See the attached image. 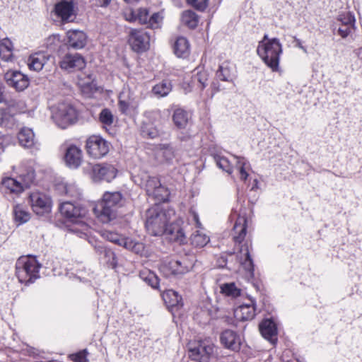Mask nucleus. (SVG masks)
Here are the masks:
<instances>
[{
	"instance_id": "f3484780",
	"label": "nucleus",
	"mask_w": 362,
	"mask_h": 362,
	"mask_svg": "<svg viewBox=\"0 0 362 362\" xmlns=\"http://www.w3.org/2000/svg\"><path fill=\"white\" fill-rule=\"evenodd\" d=\"M221 342L226 348L233 351H238L241 346L240 336L234 331L226 329L221 334Z\"/></svg>"
},
{
	"instance_id": "3c124183",
	"label": "nucleus",
	"mask_w": 362,
	"mask_h": 362,
	"mask_svg": "<svg viewBox=\"0 0 362 362\" xmlns=\"http://www.w3.org/2000/svg\"><path fill=\"white\" fill-rule=\"evenodd\" d=\"M209 0H187V2L198 11H204L208 6Z\"/></svg>"
},
{
	"instance_id": "6e6552de",
	"label": "nucleus",
	"mask_w": 362,
	"mask_h": 362,
	"mask_svg": "<svg viewBox=\"0 0 362 362\" xmlns=\"http://www.w3.org/2000/svg\"><path fill=\"white\" fill-rule=\"evenodd\" d=\"M150 33L143 29H132L129 34V43L136 52L147 50L150 45Z\"/></svg>"
},
{
	"instance_id": "e2e57ef3",
	"label": "nucleus",
	"mask_w": 362,
	"mask_h": 362,
	"mask_svg": "<svg viewBox=\"0 0 362 362\" xmlns=\"http://www.w3.org/2000/svg\"><path fill=\"white\" fill-rule=\"evenodd\" d=\"M150 136H151V138H153V137H154V136H153V135H151V134H150Z\"/></svg>"
},
{
	"instance_id": "58836bf2",
	"label": "nucleus",
	"mask_w": 362,
	"mask_h": 362,
	"mask_svg": "<svg viewBox=\"0 0 362 362\" xmlns=\"http://www.w3.org/2000/svg\"><path fill=\"white\" fill-rule=\"evenodd\" d=\"M209 242V238L199 230H196L190 237L191 244L196 247H203Z\"/></svg>"
},
{
	"instance_id": "864d4df0",
	"label": "nucleus",
	"mask_w": 362,
	"mask_h": 362,
	"mask_svg": "<svg viewBox=\"0 0 362 362\" xmlns=\"http://www.w3.org/2000/svg\"><path fill=\"white\" fill-rule=\"evenodd\" d=\"M72 360L75 362H88L86 350H83L75 355H73Z\"/></svg>"
},
{
	"instance_id": "f03ea898",
	"label": "nucleus",
	"mask_w": 362,
	"mask_h": 362,
	"mask_svg": "<svg viewBox=\"0 0 362 362\" xmlns=\"http://www.w3.org/2000/svg\"><path fill=\"white\" fill-rule=\"evenodd\" d=\"M122 199L119 192H105L101 201L94 207V214L101 222H110L116 218L117 209L122 206Z\"/></svg>"
},
{
	"instance_id": "ddd939ff",
	"label": "nucleus",
	"mask_w": 362,
	"mask_h": 362,
	"mask_svg": "<svg viewBox=\"0 0 362 362\" xmlns=\"http://www.w3.org/2000/svg\"><path fill=\"white\" fill-rule=\"evenodd\" d=\"M93 178L95 181L111 182L116 177L117 170L110 164H96L92 168Z\"/></svg>"
},
{
	"instance_id": "4be33fe9",
	"label": "nucleus",
	"mask_w": 362,
	"mask_h": 362,
	"mask_svg": "<svg viewBox=\"0 0 362 362\" xmlns=\"http://www.w3.org/2000/svg\"><path fill=\"white\" fill-rule=\"evenodd\" d=\"M191 117V114L181 107L175 108L172 116L174 125L180 129L187 127Z\"/></svg>"
},
{
	"instance_id": "5701e85b",
	"label": "nucleus",
	"mask_w": 362,
	"mask_h": 362,
	"mask_svg": "<svg viewBox=\"0 0 362 362\" xmlns=\"http://www.w3.org/2000/svg\"><path fill=\"white\" fill-rule=\"evenodd\" d=\"M101 235L104 239L125 248L132 247V243L129 239L125 238L115 231L104 230L101 231Z\"/></svg>"
},
{
	"instance_id": "603ef678",
	"label": "nucleus",
	"mask_w": 362,
	"mask_h": 362,
	"mask_svg": "<svg viewBox=\"0 0 362 362\" xmlns=\"http://www.w3.org/2000/svg\"><path fill=\"white\" fill-rule=\"evenodd\" d=\"M88 77L89 79L91 81L90 82L88 81L87 83L84 82L81 83L82 91L86 93L92 92L93 90L95 89V84L93 83V80L91 79L90 76Z\"/></svg>"
},
{
	"instance_id": "f257e3e1",
	"label": "nucleus",
	"mask_w": 362,
	"mask_h": 362,
	"mask_svg": "<svg viewBox=\"0 0 362 362\" xmlns=\"http://www.w3.org/2000/svg\"><path fill=\"white\" fill-rule=\"evenodd\" d=\"M282 45L277 38H269L265 34L259 42L257 52L265 64L273 71L279 70L280 55L282 53Z\"/></svg>"
},
{
	"instance_id": "9d476101",
	"label": "nucleus",
	"mask_w": 362,
	"mask_h": 362,
	"mask_svg": "<svg viewBox=\"0 0 362 362\" xmlns=\"http://www.w3.org/2000/svg\"><path fill=\"white\" fill-rule=\"evenodd\" d=\"M214 346L206 341L199 342L189 350V356L197 362H210L214 359Z\"/></svg>"
},
{
	"instance_id": "a211bd4d",
	"label": "nucleus",
	"mask_w": 362,
	"mask_h": 362,
	"mask_svg": "<svg viewBox=\"0 0 362 362\" xmlns=\"http://www.w3.org/2000/svg\"><path fill=\"white\" fill-rule=\"evenodd\" d=\"M55 13L63 21H71L75 18L74 4L71 1L62 0L55 5Z\"/></svg>"
},
{
	"instance_id": "f8f14e48",
	"label": "nucleus",
	"mask_w": 362,
	"mask_h": 362,
	"mask_svg": "<svg viewBox=\"0 0 362 362\" xmlns=\"http://www.w3.org/2000/svg\"><path fill=\"white\" fill-rule=\"evenodd\" d=\"M20 177L22 180V182L12 177H5L2 180L1 184L11 192L20 193L23 190L24 187H29L34 179V175L33 172H30L26 176L21 175Z\"/></svg>"
},
{
	"instance_id": "7ed1b4c3",
	"label": "nucleus",
	"mask_w": 362,
	"mask_h": 362,
	"mask_svg": "<svg viewBox=\"0 0 362 362\" xmlns=\"http://www.w3.org/2000/svg\"><path fill=\"white\" fill-rule=\"evenodd\" d=\"M171 215H174L173 210H163L159 205H154L146 211V230L151 235H163L166 230Z\"/></svg>"
},
{
	"instance_id": "2f4dec72",
	"label": "nucleus",
	"mask_w": 362,
	"mask_h": 362,
	"mask_svg": "<svg viewBox=\"0 0 362 362\" xmlns=\"http://www.w3.org/2000/svg\"><path fill=\"white\" fill-rule=\"evenodd\" d=\"M139 276L144 281H145L153 288H158L159 279L154 272L147 269H144L140 272Z\"/></svg>"
},
{
	"instance_id": "c03bdc74",
	"label": "nucleus",
	"mask_w": 362,
	"mask_h": 362,
	"mask_svg": "<svg viewBox=\"0 0 362 362\" xmlns=\"http://www.w3.org/2000/svg\"><path fill=\"white\" fill-rule=\"evenodd\" d=\"M337 21L341 23L343 26H349V28H355V17L350 13H343L338 16Z\"/></svg>"
},
{
	"instance_id": "4468645a",
	"label": "nucleus",
	"mask_w": 362,
	"mask_h": 362,
	"mask_svg": "<svg viewBox=\"0 0 362 362\" xmlns=\"http://www.w3.org/2000/svg\"><path fill=\"white\" fill-rule=\"evenodd\" d=\"M4 78L8 86L15 88L17 91L24 90L30 83L28 77L18 71H7Z\"/></svg>"
},
{
	"instance_id": "a878e982",
	"label": "nucleus",
	"mask_w": 362,
	"mask_h": 362,
	"mask_svg": "<svg viewBox=\"0 0 362 362\" xmlns=\"http://www.w3.org/2000/svg\"><path fill=\"white\" fill-rule=\"evenodd\" d=\"M233 230L234 241L241 243L245 239L247 233V219L244 216H239L235 223Z\"/></svg>"
},
{
	"instance_id": "aec40b11",
	"label": "nucleus",
	"mask_w": 362,
	"mask_h": 362,
	"mask_svg": "<svg viewBox=\"0 0 362 362\" xmlns=\"http://www.w3.org/2000/svg\"><path fill=\"white\" fill-rule=\"evenodd\" d=\"M259 331L262 337L274 344L277 340V329L275 323L271 320H263L259 325Z\"/></svg>"
},
{
	"instance_id": "e433bc0d",
	"label": "nucleus",
	"mask_w": 362,
	"mask_h": 362,
	"mask_svg": "<svg viewBox=\"0 0 362 362\" xmlns=\"http://www.w3.org/2000/svg\"><path fill=\"white\" fill-rule=\"evenodd\" d=\"M216 76L221 81H230L233 78V68L229 62H225L220 65Z\"/></svg>"
},
{
	"instance_id": "393cba45",
	"label": "nucleus",
	"mask_w": 362,
	"mask_h": 362,
	"mask_svg": "<svg viewBox=\"0 0 362 362\" xmlns=\"http://www.w3.org/2000/svg\"><path fill=\"white\" fill-rule=\"evenodd\" d=\"M49 59V57L44 52H36L31 54L28 59V66L30 69L40 71Z\"/></svg>"
},
{
	"instance_id": "49530a36",
	"label": "nucleus",
	"mask_w": 362,
	"mask_h": 362,
	"mask_svg": "<svg viewBox=\"0 0 362 362\" xmlns=\"http://www.w3.org/2000/svg\"><path fill=\"white\" fill-rule=\"evenodd\" d=\"M215 160L218 167L223 170L226 171L228 174H231L233 171V167L230 161L223 156H217L215 158Z\"/></svg>"
},
{
	"instance_id": "0eeeda50",
	"label": "nucleus",
	"mask_w": 362,
	"mask_h": 362,
	"mask_svg": "<svg viewBox=\"0 0 362 362\" xmlns=\"http://www.w3.org/2000/svg\"><path fill=\"white\" fill-rule=\"evenodd\" d=\"M110 144L98 135L89 136L86 143L88 154L95 158L104 157L110 151Z\"/></svg>"
},
{
	"instance_id": "cd10ccee",
	"label": "nucleus",
	"mask_w": 362,
	"mask_h": 362,
	"mask_svg": "<svg viewBox=\"0 0 362 362\" xmlns=\"http://www.w3.org/2000/svg\"><path fill=\"white\" fill-rule=\"evenodd\" d=\"M165 305L169 308H178L182 307V298L173 290H168L162 294Z\"/></svg>"
},
{
	"instance_id": "412c9836",
	"label": "nucleus",
	"mask_w": 362,
	"mask_h": 362,
	"mask_svg": "<svg viewBox=\"0 0 362 362\" xmlns=\"http://www.w3.org/2000/svg\"><path fill=\"white\" fill-rule=\"evenodd\" d=\"M68 45L74 49H81L86 44L87 37L85 33L81 30H69L66 33Z\"/></svg>"
},
{
	"instance_id": "1a4fd4ad",
	"label": "nucleus",
	"mask_w": 362,
	"mask_h": 362,
	"mask_svg": "<svg viewBox=\"0 0 362 362\" xmlns=\"http://www.w3.org/2000/svg\"><path fill=\"white\" fill-rule=\"evenodd\" d=\"M30 202L33 211L37 215L49 214L52 209L51 198L45 193L33 192L30 194Z\"/></svg>"
},
{
	"instance_id": "f704fd0d",
	"label": "nucleus",
	"mask_w": 362,
	"mask_h": 362,
	"mask_svg": "<svg viewBox=\"0 0 362 362\" xmlns=\"http://www.w3.org/2000/svg\"><path fill=\"white\" fill-rule=\"evenodd\" d=\"M182 23L189 28H195L199 23L198 16L192 11H185L181 17Z\"/></svg>"
},
{
	"instance_id": "6ab92c4d",
	"label": "nucleus",
	"mask_w": 362,
	"mask_h": 362,
	"mask_svg": "<svg viewBox=\"0 0 362 362\" xmlns=\"http://www.w3.org/2000/svg\"><path fill=\"white\" fill-rule=\"evenodd\" d=\"M164 233L169 235V239L176 242L180 245L187 243V237L183 228L180 225V221H176L170 225H168Z\"/></svg>"
},
{
	"instance_id": "c9c22d12",
	"label": "nucleus",
	"mask_w": 362,
	"mask_h": 362,
	"mask_svg": "<svg viewBox=\"0 0 362 362\" xmlns=\"http://www.w3.org/2000/svg\"><path fill=\"white\" fill-rule=\"evenodd\" d=\"M169 194L170 193L168 188L160 183L158 186L153 189V192L148 194V196L151 197L158 202H165L168 201Z\"/></svg>"
},
{
	"instance_id": "c85d7f7f",
	"label": "nucleus",
	"mask_w": 362,
	"mask_h": 362,
	"mask_svg": "<svg viewBox=\"0 0 362 362\" xmlns=\"http://www.w3.org/2000/svg\"><path fill=\"white\" fill-rule=\"evenodd\" d=\"M235 316L241 320H250L255 316V308L252 304H244L235 310Z\"/></svg>"
},
{
	"instance_id": "13d9d810",
	"label": "nucleus",
	"mask_w": 362,
	"mask_h": 362,
	"mask_svg": "<svg viewBox=\"0 0 362 362\" xmlns=\"http://www.w3.org/2000/svg\"><path fill=\"white\" fill-rule=\"evenodd\" d=\"M356 54L358 57L362 60V47L355 51Z\"/></svg>"
},
{
	"instance_id": "5fc2aeb1",
	"label": "nucleus",
	"mask_w": 362,
	"mask_h": 362,
	"mask_svg": "<svg viewBox=\"0 0 362 362\" xmlns=\"http://www.w3.org/2000/svg\"><path fill=\"white\" fill-rule=\"evenodd\" d=\"M355 30V28H349V26H343V25H341L339 28H338V34L342 37V38H345L346 37L349 35H350L354 30Z\"/></svg>"
},
{
	"instance_id": "ea45409f",
	"label": "nucleus",
	"mask_w": 362,
	"mask_h": 362,
	"mask_svg": "<svg viewBox=\"0 0 362 362\" xmlns=\"http://www.w3.org/2000/svg\"><path fill=\"white\" fill-rule=\"evenodd\" d=\"M221 293L228 297L236 298L240 296L241 291L234 283H229L221 286Z\"/></svg>"
},
{
	"instance_id": "a18cd8bd",
	"label": "nucleus",
	"mask_w": 362,
	"mask_h": 362,
	"mask_svg": "<svg viewBox=\"0 0 362 362\" xmlns=\"http://www.w3.org/2000/svg\"><path fill=\"white\" fill-rule=\"evenodd\" d=\"M236 160V168H238L240 173V180L245 181L248 177V173L246 171L247 163L244 158L235 157Z\"/></svg>"
},
{
	"instance_id": "bb28decb",
	"label": "nucleus",
	"mask_w": 362,
	"mask_h": 362,
	"mask_svg": "<svg viewBox=\"0 0 362 362\" xmlns=\"http://www.w3.org/2000/svg\"><path fill=\"white\" fill-rule=\"evenodd\" d=\"M240 262L245 270H246L250 276L253 275L254 264L253 261L250 255V250L247 245H243L240 251Z\"/></svg>"
},
{
	"instance_id": "473e14b6",
	"label": "nucleus",
	"mask_w": 362,
	"mask_h": 362,
	"mask_svg": "<svg viewBox=\"0 0 362 362\" xmlns=\"http://www.w3.org/2000/svg\"><path fill=\"white\" fill-rule=\"evenodd\" d=\"M148 11L146 8H139L136 11H130L129 16L127 19L132 21H138L139 23L146 25L148 21Z\"/></svg>"
},
{
	"instance_id": "09e8293b",
	"label": "nucleus",
	"mask_w": 362,
	"mask_h": 362,
	"mask_svg": "<svg viewBox=\"0 0 362 362\" xmlns=\"http://www.w3.org/2000/svg\"><path fill=\"white\" fill-rule=\"evenodd\" d=\"M159 153L166 161H170L174 158V150L170 145H162Z\"/></svg>"
},
{
	"instance_id": "72a5a7b5",
	"label": "nucleus",
	"mask_w": 362,
	"mask_h": 362,
	"mask_svg": "<svg viewBox=\"0 0 362 362\" xmlns=\"http://www.w3.org/2000/svg\"><path fill=\"white\" fill-rule=\"evenodd\" d=\"M14 220L18 225L26 223L30 218V214L21 205H16L13 208Z\"/></svg>"
},
{
	"instance_id": "680f3d73",
	"label": "nucleus",
	"mask_w": 362,
	"mask_h": 362,
	"mask_svg": "<svg viewBox=\"0 0 362 362\" xmlns=\"http://www.w3.org/2000/svg\"><path fill=\"white\" fill-rule=\"evenodd\" d=\"M298 47L304 49V47L301 45L300 42L298 40Z\"/></svg>"
},
{
	"instance_id": "a19ab883",
	"label": "nucleus",
	"mask_w": 362,
	"mask_h": 362,
	"mask_svg": "<svg viewBox=\"0 0 362 362\" xmlns=\"http://www.w3.org/2000/svg\"><path fill=\"white\" fill-rule=\"evenodd\" d=\"M57 189L59 193L69 195L70 197H76L78 194V189L74 185L61 182L57 185Z\"/></svg>"
},
{
	"instance_id": "2eb2a0df",
	"label": "nucleus",
	"mask_w": 362,
	"mask_h": 362,
	"mask_svg": "<svg viewBox=\"0 0 362 362\" xmlns=\"http://www.w3.org/2000/svg\"><path fill=\"white\" fill-rule=\"evenodd\" d=\"M60 67L69 72L81 70L86 66L84 58L79 54H66L59 62Z\"/></svg>"
},
{
	"instance_id": "423d86ee",
	"label": "nucleus",
	"mask_w": 362,
	"mask_h": 362,
	"mask_svg": "<svg viewBox=\"0 0 362 362\" xmlns=\"http://www.w3.org/2000/svg\"><path fill=\"white\" fill-rule=\"evenodd\" d=\"M52 118L62 129L73 124L77 119L76 109L69 103H59L51 107Z\"/></svg>"
},
{
	"instance_id": "bf43d9fd",
	"label": "nucleus",
	"mask_w": 362,
	"mask_h": 362,
	"mask_svg": "<svg viewBox=\"0 0 362 362\" xmlns=\"http://www.w3.org/2000/svg\"><path fill=\"white\" fill-rule=\"evenodd\" d=\"M95 249L97 250V251L98 252H100V253H102L103 252H105V253L107 252V251L104 249V247L100 246V245H99L98 247H95Z\"/></svg>"
},
{
	"instance_id": "39448f33",
	"label": "nucleus",
	"mask_w": 362,
	"mask_h": 362,
	"mask_svg": "<svg viewBox=\"0 0 362 362\" xmlns=\"http://www.w3.org/2000/svg\"><path fill=\"white\" fill-rule=\"evenodd\" d=\"M59 211L62 216L74 222V225L70 228L71 232L78 234L81 238L86 235L85 230H88L87 225L76 221L77 218L85 215V209L78 205H75L72 202H65L61 204Z\"/></svg>"
},
{
	"instance_id": "b1692460",
	"label": "nucleus",
	"mask_w": 362,
	"mask_h": 362,
	"mask_svg": "<svg viewBox=\"0 0 362 362\" xmlns=\"http://www.w3.org/2000/svg\"><path fill=\"white\" fill-rule=\"evenodd\" d=\"M18 140L20 145L24 148H32L36 143L33 129L25 127L19 130Z\"/></svg>"
},
{
	"instance_id": "79ce46f5",
	"label": "nucleus",
	"mask_w": 362,
	"mask_h": 362,
	"mask_svg": "<svg viewBox=\"0 0 362 362\" xmlns=\"http://www.w3.org/2000/svg\"><path fill=\"white\" fill-rule=\"evenodd\" d=\"M12 43L8 40H4L0 45V57L5 61H9L12 57Z\"/></svg>"
},
{
	"instance_id": "20e7f679",
	"label": "nucleus",
	"mask_w": 362,
	"mask_h": 362,
	"mask_svg": "<svg viewBox=\"0 0 362 362\" xmlns=\"http://www.w3.org/2000/svg\"><path fill=\"white\" fill-rule=\"evenodd\" d=\"M40 264L35 258L21 257L16 264V274L18 280L25 284L33 283L40 277Z\"/></svg>"
},
{
	"instance_id": "9b49d317",
	"label": "nucleus",
	"mask_w": 362,
	"mask_h": 362,
	"mask_svg": "<svg viewBox=\"0 0 362 362\" xmlns=\"http://www.w3.org/2000/svg\"><path fill=\"white\" fill-rule=\"evenodd\" d=\"M139 98L131 91L122 93L119 97V109L127 115H132L136 113L139 107Z\"/></svg>"
},
{
	"instance_id": "4d7b16f0",
	"label": "nucleus",
	"mask_w": 362,
	"mask_h": 362,
	"mask_svg": "<svg viewBox=\"0 0 362 362\" xmlns=\"http://www.w3.org/2000/svg\"><path fill=\"white\" fill-rule=\"evenodd\" d=\"M97 4L100 6H107L111 0H95Z\"/></svg>"
},
{
	"instance_id": "37998d69",
	"label": "nucleus",
	"mask_w": 362,
	"mask_h": 362,
	"mask_svg": "<svg viewBox=\"0 0 362 362\" xmlns=\"http://www.w3.org/2000/svg\"><path fill=\"white\" fill-rule=\"evenodd\" d=\"M99 121L104 127H110L114 122V116L109 109H103L99 115Z\"/></svg>"
},
{
	"instance_id": "4c0bfd02",
	"label": "nucleus",
	"mask_w": 362,
	"mask_h": 362,
	"mask_svg": "<svg viewBox=\"0 0 362 362\" xmlns=\"http://www.w3.org/2000/svg\"><path fill=\"white\" fill-rule=\"evenodd\" d=\"M172 90L170 82L163 80L153 87L152 92L158 97L166 96Z\"/></svg>"
},
{
	"instance_id": "8fccbe9b",
	"label": "nucleus",
	"mask_w": 362,
	"mask_h": 362,
	"mask_svg": "<svg viewBox=\"0 0 362 362\" xmlns=\"http://www.w3.org/2000/svg\"><path fill=\"white\" fill-rule=\"evenodd\" d=\"M194 80L198 81L200 83V88L204 89L208 81V74L205 71L197 72V75L194 76Z\"/></svg>"
},
{
	"instance_id": "dca6fc26",
	"label": "nucleus",
	"mask_w": 362,
	"mask_h": 362,
	"mask_svg": "<svg viewBox=\"0 0 362 362\" xmlns=\"http://www.w3.org/2000/svg\"><path fill=\"white\" fill-rule=\"evenodd\" d=\"M64 161L66 165L73 169L78 168L83 161L81 149L76 145H70L65 151Z\"/></svg>"
},
{
	"instance_id": "7c9ffc66",
	"label": "nucleus",
	"mask_w": 362,
	"mask_h": 362,
	"mask_svg": "<svg viewBox=\"0 0 362 362\" xmlns=\"http://www.w3.org/2000/svg\"><path fill=\"white\" fill-rule=\"evenodd\" d=\"M141 180V185L145 189L147 194L152 193L153 189H156L160 182L157 177L150 176L147 174L142 175Z\"/></svg>"
},
{
	"instance_id": "de8ad7c7",
	"label": "nucleus",
	"mask_w": 362,
	"mask_h": 362,
	"mask_svg": "<svg viewBox=\"0 0 362 362\" xmlns=\"http://www.w3.org/2000/svg\"><path fill=\"white\" fill-rule=\"evenodd\" d=\"M163 17L160 15L159 13H153L151 17H149L148 21L147 22V26L152 29H156L160 27Z\"/></svg>"
},
{
	"instance_id": "c756f323",
	"label": "nucleus",
	"mask_w": 362,
	"mask_h": 362,
	"mask_svg": "<svg viewBox=\"0 0 362 362\" xmlns=\"http://www.w3.org/2000/svg\"><path fill=\"white\" fill-rule=\"evenodd\" d=\"M175 54L178 57H186L188 56L189 52V45L187 40L185 37H178L174 45Z\"/></svg>"
},
{
	"instance_id": "052dcab7",
	"label": "nucleus",
	"mask_w": 362,
	"mask_h": 362,
	"mask_svg": "<svg viewBox=\"0 0 362 362\" xmlns=\"http://www.w3.org/2000/svg\"><path fill=\"white\" fill-rule=\"evenodd\" d=\"M4 100V90L3 88L0 86V103H1Z\"/></svg>"
},
{
	"instance_id": "6e6d98bb",
	"label": "nucleus",
	"mask_w": 362,
	"mask_h": 362,
	"mask_svg": "<svg viewBox=\"0 0 362 362\" xmlns=\"http://www.w3.org/2000/svg\"><path fill=\"white\" fill-rule=\"evenodd\" d=\"M192 220L195 222L196 223V226L197 228H200L202 224H201V222L199 221V216L198 214L194 212V211H192Z\"/></svg>"
}]
</instances>
